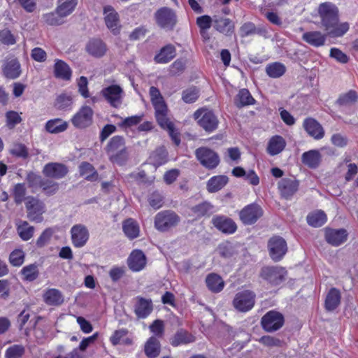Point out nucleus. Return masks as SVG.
<instances>
[{
  "label": "nucleus",
  "instance_id": "7",
  "mask_svg": "<svg viewBox=\"0 0 358 358\" xmlns=\"http://www.w3.org/2000/svg\"><path fill=\"white\" fill-rule=\"evenodd\" d=\"M27 217L29 220L41 222L43 221V214L45 210V206L43 201L38 199L29 196H27L25 201Z\"/></svg>",
  "mask_w": 358,
  "mask_h": 358
},
{
  "label": "nucleus",
  "instance_id": "54",
  "mask_svg": "<svg viewBox=\"0 0 358 358\" xmlns=\"http://www.w3.org/2000/svg\"><path fill=\"white\" fill-rule=\"evenodd\" d=\"M21 273L24 275V278L28 281L36 280L38 275L37 266L35 264H29L24 266L22 269Z\"/></svg>",
  "mask_w": 358,
  "mask_h": 358
},
{
  "label": "nucleus",
  "instance_id": "8",
  "mask_svg": "<svg viewBox=\"0 0 358 358\" xmlns=\"http://www.w3.org/2000/svg\"><path fill=\"white\" fill-rule=\"evenodd\" d=\"M195 155L200 164L209 170L215 169L220 162L219 155L213 150L206 147L197 148Z\"/></svg>",
  "mask_w": 358,
  "mask_h": 358
},
{
  "label": "nucleus",
  "instance_id": "18",
  "mask_svg": "<svg viewBox=\"0 0 358 358\" xmlns=\"http://www.w3.org/2000/svg\"><path fill=\"white\" fill-rule=\"evenodd\" d=\"M146 257L141 250H134L127 259L128 267L134 272L143 270L146 266Z\"/></svg>",
  "mask_w": 358,
  "mask_h": 358
},
{
  "label": "nucleus",
  "instance_id": "43",
  "mask_svg": "<svg viewBox=\"0 0 358 358\" xmlns=\"http://www.w3.org/2000/svg\"><path fill=\"white\" fill-rule=\"evenodd\" d=\"M78 4V0H58L57 12L66 17L71 15Z\"/></svg>",
  "mask_w": 358,
  "mask_h": 358
},
{
  "label": "nucleus",
  "instance_id": "24",
  "mask_svg": "<svg viewBox=\"0 0 358 358\" xmlns=\"http://www.w3.org/2000/svg\"><path fill=\"white\" fill-rule=\"evenodd\" d=\"M3 76L9 79H15L21 73L20 64L17 59H7L4 61L2 66Z\"/></svg>",
  "mask_w": 358,
  "mask_h": 358
},
{
  "label": "nucleus",
  "instance_id": "6",
  "mask_svg": "<svg viewBox=\"0 0 358 358\" xmlns=\"http://www.w3.org/2000/svg\"><path fill=\"white\" fill-rule=\"evenodd\" d=\"M284 323L283 315L274 310L267 312L261 319L262 327L266 332H274L279 330Z\"/></svg>",
  "mask_w": 358,
  "mask_h": 358
},
{
  "label": "nucleus",
  "instance_id": "31",
  "mask_svg": "<svg viewBox=\"0 0 358 358\" xmlns=\"http://www.w3.org/2000/svg\"><path fill=\"white\" fill-rule=\"evenodd\" d=\"M106 45L98 38L91 39L86 45L87 52L94 57H101L106 52Z\"/></svg>",
  "mask_w": 358,
  "mask_h": 358
},
{
  "label": "nucleus",
  "instance_id": "60",
  "mask_svg": "<svg viewBox=\"0 0 358 358\" xmlns=\"http://www.w3.org/2000/svg\"><path fill=\"white\" fill-rule=\"evenodd\" d=\"M54 230L52 228L45 229L36 241V245L38 248L45 246L50 240Z\"/></svg>",
  "mask_w": 358,
  "mask_h": 358
},
{
  "label": "nucleus",
  "instance_id": "41",
  "mask_svg": "<svg viewBox=\"0 0 358 358\" xmlns=\"http://www.w3.org/2000/svg\"><path fill=\"white\" fill-rule=\"evenodd\" d=\"M145 353L149 358H156L160 353V343L155 336H151L145 343Z\"/></svg>",
  "mask_w": 358,
  "mask_h": 358
},
{
  "label": "nucleus",
  "instance_id": "39",
  "mask_svg": "<svg viewBox=\"0 0 358 358\" xmlns=\"http://www.w3.org/2000/svg\"><path fill=\"white\" fill-rule=\"evenodd\" d=\"M167 156L166 149L164 147H159L150 154L149 161L154 166L159 167L167 162Z\"/></svg>",
  "mask_w": 358,
  "mask_h": 358
},
{
  "label": "nucleus",
  "instance_id": "51",
  "mask_svg": "<svg viewBox=\"0 0 358 358\" xmlns=\"http://www.w3.org/2000/svg\"><path fill=\"white\" fill-rule=\"evenodd\" d=\"M26 193L27 187L24 183H17L15 185L13 189V195L15 203L18 205L21 204L24 201H26Z\"/></svg>",
  "mask_w": 358,
  "mask_h": 358
},
{
  "label": "nucleus",
  "instance_id": "10",
  "mask_svg": "<svg viewBox=\"0 0 358 358\" xmlns=\"http://www.w3.org/2000/svg\"><path fill=\"white\" fill-rule=\"evenodd\" d=\"M194 115L195 119H199V126L207 132H213L218 127V119L210 110H199L194 113Z\"/></svg>",
  "mask_w": 358,
  "mask_h": 358
},
{
  "label": "nucleus",
  "instance_id": "2",
  "mask_svg": "<svg viewBox=\"0 0 358 358\" xmlns=\"http://www.w3.org/2000/svg\"><path fill=\"white\" fill-rule=\"evenodd\" d=\"M104 150L109 160L113 164L123 166L129 159V154L126 146V140L122 136L116 135L110 138Z\"/></svg>",
  "mask_w": 358,
  "mask_h": 358
},
{
  "label": "nucleus",
  "instance_id": "59",
  "mask_svg": "<svg viewBox=\"0 0 358 358\" xmlns=\"http://www.w3.org/2000/svg\"><path fill=\"white\" fill-rule=\"evenodd\" d=\"M164 196L162 194L155 191L150 194L148 197V202L150 206H152L154 209H159L163 205Z\"/></svg>",
  "mask_w": 358,
  "mask_h": 358
},
{
  "label": "nucleus",
  "instance_id": "58",
  "mask_svg": "<svg viewBox=\"0 0 358 358\" xmlns=\"http://www.w3.org/2000/svg\"><path fill=\"white\" fill-rule=\"evenodd\" d=\"M24 261V253L22 250H15L9 256V262L14 266H21Z\"/></svg>",
  "mask_w": 358,
  "mask_h": 358
},
{
  "label": "nucleus",
  "instance_id": "19",
  "mask_svg": "<svg viewBox=\"0 0 358 358\" xmlns=\"http://www.w3.org/2000/svg\"><path fill=\"white\" fill-rule=\"evenodd\" d=\"M299 182L296 179L282 178L278 182V189L281 196L285 199H290L297 192Z\"/></svg>",
  "mask_w": 358,
  "mask_h": 358
},
{
  "label": "nucleus",
  "instance_id": "12",
  "mask_svg": "<svg viewBox=\"0 0 358 358\" xmlns=\"http://www.w3.org/2000/svg\"><path fill=\"white\" fill-rule=\"evenodd\" d=\"M262 215V208L255 203L245 206L239 212L240 220L245 225L255 224Z\"/></svg>",
  "mask_w": 358,
  "mask_h": 358
},
{
  "label": "nucleus",
  "instance_id": "14",
  "mask_svg": "<svg viewBox=\"0 0 358 358\" xmlns=\"http://www.w3.org/2000/svg\"><path fill=\"white\" fill-rule=\"evenodd\" d=\"M70 232L72 243L76 248L83 247L89 240V231L87 228L82 224L73 225Z\"/></svg>",
  "mask_w": 358,
  "mask_h": 358
},
{
  "label": "nucleus",
  "instance_id": "13",
  "mask_svg": "<svg viewBox=\"0 0 358 358\" xmlns=\"http://www.w3.org/2000/svg\"><path fill=\"white\" fill-rule=\"evenodd\" d=\"M101 93L113 107L118 108L122 104L124 92L120 85H112L104 87Z\"/></svg>",
  "mask_w": 358,
  "mask_h": 358
},
{
  "label": "nucleus",
  "instance_id": "52",
  "mask_svg": "<svg viewBox=\"0 0 358 358\" xmlns=\"http://www.w3.org/2000/svg\"><path fill=\"white\" fill-rule=\"evenodd\" d=\"M17 232L19 234L20 237L23 241H28L34 235V227L32 226H29L27 222L23 221L17 227Z\"/></svg>",
  "mask_w": 358,
  "mask_h": 358
},
{
  "label": "nucleus",
  "instance_id": "61",
  "mask_svg": "<svg viewBox=\"0 0 358 358\" xmlns=\"http://www.w3.org/2000/svg\"><path fill=\"white\" fill-rule=\"evenodd\" d=\"M259 341L267 347H281L282 343L279 338L271 336H263Z\"/></svg>",
  "mask_w": 358,
  "mask_h": 358
},
{
  "label": "nucleus",
  "instance_id": "50",
  "mask_svg": "<svg viewBox=\"0 0 358 358\" xmlns=\"http://www.w3.org/2000/svg\"><path fill=\"white\" fill-rule=\"evenodd\" d=\"M200 96V90L196 86H191L182 92V99L185 103L195 102Z\"/></svg>",
  "mask_w": 358,
  "mask_h": 358
},
{
  "label": "nucleus",
  "instance_id": "35",
  "mask_svg": "<svg viewBox=\"0 0 358 358\" xmlns=\"http://www.w3.org/2000/svg\"><path fill=\"white\" fill-rule=\"evenodd\" d=\"M255 103V99L252 97L249 90L245 88L240 90L234 98V104L239 108L254 105Z\"/></svg>",
  "mask_w": 358,
  "mask_h": 358
},
{
  "label": "nucleus",
  "instance_id": "3",
  "mask_svg": "<svg viewBox=\"0 0 358 358\" xmlns=\"http://www.w3.org/2000/svg\"><path fill=\"white\" fill-rule=\"evenodd\" d=\"M156 24L162 29L172 31L175 28L178 17L176 12L169 7L159 8L154 15Z\"/></svg>",
  "mask_w": 358,
  "mask_h": 358
},
{
  "label": "nucleus",
  "instance_id": "46",
  "mask_svg": "<svg viewBox=\"0 0 358 358\" xmlns=\"http://www.w3.org/2000/svg\"><path fill=\"white\" fill-rule=\"evenodd\" d=\"M308 224L313 227H320L327 222V215L322 210H317L308 215Z\"/></svg>",
  "mask_w": 358,
  "mask_h": 358
},
{
  "label": "nucleus",
  "instance_id": "21",
  "mask_svg": "<svg viewBox=\"0 0 358 358\" xmlns=\"http://www.w3.org/2000/svg\"><path fill=\"white\" fill-rule=\"evenodd\" d=\"M327 36V32L323 34L320 31H310L303 34L301 38L310 45L319 48L324 45Z\"/></svg>",
  "mask_w": 358,
  "mask_h": 358
},
{
  "label": "nucleus",
  "instance_id": "55",
  "mask_svg": "<svg viewBox=\"0 0 358 358\" xmlns=\"http://www.w3.org/2000/svg\"><path fill=\"white\" fill-rule=\"evenodd\" d=\"M42 190L48 195L55 194L59 189V185L50 179L43 178L41 187Z\"/></svg>",
  "mask_w": 358,
  "mask_h": 358
},
{
  "label": "nucleus",
  "instance_id": "56",
  "mask_svg": "<svg viewBox=\"0 0 358 358\" xmlns=\"http://www.w3.org/2000/svg\"><path fill=\"white\" fill-rule=\"evenodd\" d=\"M212 22H213V20L208 15H202L197 17L196 24L200 28V32L202 36L210 28Z\"/></svg>",
  "mask_w": 358,
  "mask_h": 358
},
{
  "label": "nucleus",
  "instance_id": "37",
  "mask_svg": "<svg viewBox=\"0 0 358 358\" xmlns=\"http://www.w3.org/2000/svg\"><path fill=\"white\" fill-rule=\"evenodd\" d=\"M239 33L242 38H245L255 34L265 36L267 31L264 28L256 27L254 23L248 22L242 24Z\"/></svg>",
  "mask_w": 358,
  "mask_h": 358
},
{
  "label": "nucleus",
  "instance_id": "11",
  "mask_svg": "<svg viewBox=\"0 0 358 358\" xmlns=\"http://www.w3.org/2000/svg\"><path fill=\"white\" fill-rule=\"evenodd\" d=\"M268 249L271 258L274 262H279L287 251V243L280 236H273L268 242Z\"/></svg>",
  "mask_w": 358,
  "mask_h": 358
},
{
  "label": "nucleus",
  "instance_id": "26",
  "mask_svg": "<svg viewBox=\"0 0 358 358\" xmlns=\"http://www.w3.org/2000/svg\"><path fill=\"white\" fill-rule=\"evenodd\" d=\"M43 299L48 306H59L64 303V296L60 290L49 288L44 292Z\"/></svg>",
  "mask_w": 358,
  "mask_h": 358
},
{
  "label": "nucleus",
  "instance_id": "53",
  "mask_svg": "<svg viewBox=\"0 0 358 358\" xmlns=\"http://www.w3.org/2000/svg\"><path fill=\"white\" fill-rule=\"evenodd\" d=\"M25 353V348L22 345H13L7 348L5 358H21Z\"/></svg>",
  "mask_w": 358,
  "mask_h": 358
},
{
  "label": "nucleus",
  "instance_id": "5",
  "mask_svg": "<svg viewBox=\"0 0 358 358\" xmlns=\"http://www.w3.org/2000/svg\"><path fill=\"white\" fill-rule=\"evenodd\" d=\"M255 298V294L250 290L238 292L233 299L232 305L237 311L246 313L254 307Z\"/></svg>",
  "mask_w": 358,
  "mask_h": 358
},
{
  "label": "nucleus",
  "instance_id": "48",
  "mask_svg": "<svg viewBox=\"0 0 358 358\" xmlns=\"http://www.w3.org/2000/svg\"><path fill=\"white\" fill-rule=\"evenodd\" d=\"M286 72L285 66L280 62L269 64L266 67V73L273 78H278L283 76Z\"/></svg>",
  "mask_w": 358,
  "mask_h": 358
},
{
  "label": "nucleus",
  "instance_id": "63",
  "mask_svg": "<svg viewBox=\"0 0 358 358\" xmlns=\"http://www.w3.org/2000/svg\"><path fill=\"white\" fill-rule=\"evenodd\" d=\"M26 180L28 182L29 187L31 188L41 187L43 178L41 176L37 175L33 172H30L27 174Z\"/></svg>",
  "mask_w": 358,
  "mask_h": 358
},
{
  "label": "nucleus",
  "instance_id": "45",
  "mask_svg": "<svg viewBox=\"0 0 358 358\" xmlns=\"http://www.w3.org/2000/svg\"><path fill=\"white\" fill-rule=\"evenodd\" d=\"M358 100V94L354 90H350L347 93L340 95L336 103L340 107H350L354 105Z\"/></svg>",
  "mask_w": 358,
  "mask_h": 358
},
{
  "label": "nucleus",
  "instance_id": "20",
  "mask_svg": "<svg viewBox=\"0 0 358 358\" xmlns=\"http://www.w3.org/2000/svg\"><path fill=\"white\" fill-rule=\"evenodd\" d=\"M347 231L344 229H326L325 240L333 246H338L347 240Z\"/></svg>",
  "mask_w": 358,
  "mask_h": 358
},
{
  "label": "nucleus",
  "instance_id": "44",
  "mask_svg": "<svg viewBox=\"0 0 358 358\" xmlns=\"http://www.w3.org/2000/svg\"><path fill=\"white\" fill-rule=\"evenodd\" d=\"M80 173L88 181H96L99 174L94 167L89 162H82L79 166Z\"/></svg>",
  "mask_w": 358,
  "mask_h": 358
},
{
  "label": "nucleus",
  "instance_id": "28",
  "mask_svg": "<svg viewBox=\"0 0 358 358\" xmlns=\"http://www.w3.org/2000/svg\"><path fill=\"white\" fill-rule=\"evenodd\" d=\"M72 71L70 66L63 60L57 59L54 64V76L57 78L70 80Z\"/></svg>",
  "mask_w": 358,
  "mask_h": 358
},
{
  "label": "nucleus",
  "instance_id": "33",
  "mask_svg": "<svg viewBox=\"0 0 358 358\" xmlns=\"http://www.w3.org/2000/svg\"><path fill=\"white\" fill-rule=\"evenodd\" d=\"M341 299L340 291L334 287L330 289L325 299L324 306L326 310L327 311L334 310L340 305Z\"/></svg>",
  "mask_w": 358,
  "mask_h": 358
},
{
  "label": "nucleus",
  "instance_id": "32",
  "mask_svg": "<svg viewBox=\"0 0 358 358\" xmlns=\"http://www.w3.org/2000/svg\"><path fill=\"white\" fill-rule=\"evenodd\" d=\"M301 162L310 169H316L321 162V154L317 150H311L302 154Z\"/></svg>",
  "mask_w": 358,
  "mask_h": 358
},
{
  "label": "nucleus",
  "instance_id": "9",
  "mask_svg": "<svg viewBox=\"0 0 358 358\" xmlns=\"http://www.w3.org/2000/svg\"><path fill=\"white\" fill-rule=\"evenodd\" d=\"M286 270L280 266H264L260 276L272 285H278L285 280Z\"/></svg>",
  "mask_w": 358,
  "mask_h": 358
},
{
  "label": "nucleus",
  "instance_id": "42",
  "mask_svg": "<svg viewBox=\"0 0 358 358\" xmlns=\"http://www.w3.org/2000/svg\"><path fill=\"white\" fill-rule=\"evenodd\" d=\"M67 128L68 123L59 118L48 120L45 124V129L51 134L63 132Z\"/></svg>",
  "mask_w": 358,
  "mask_h": 358
},
{
  "label": "nucleus",
  "instance_id": "4",
  "mask_svg": "<svg viewBox=\"0 0 358 358\" xmlns=\"http://www.w3.org/2000/svg\"><path fill=\"white\" fill-rule=\"evenodd\" d=\"M180 221V217L174 211L163 210L155 215V227L158 231L165 232L177 226Z\"/></svg>",
  "mask_w": 358,
  "mask_h": 358
},
{
  "label": "nucleus",
  "instance_id": "16",
  "mask_svg": "<svg viewBox=\"0 0 358 358\" xmlns=\"http://www.w3.org/2000/svg\"><path fill=\"white\" fill-rule=\"evenodd\" d=\"M68 167L62 163L50 162L45 164L43 169V173L50 178L61 179L68 173Z\"/></svg>",
  "mask_w": 358,
  "mask_h": 358
},
{
  "label": "nucleus",
  "instance_id": "27",
  "mask_svg": "<svg viewBox=\"0 0 358 358\" xmlns=\"http://www.w3.org/2000/svg\"><path fill=\"white\" fill-rule=\"evenodd\" d=\"M195 337L184 329H178L171 338L170 344L173 347L194 343Z\"/></svg>",
  "mask_w": 358,
  "mask_h": 358
},
{
  "label": "nucleus",
  "instance_id": "29",
  "mask_svg": "<svg viewBox=\"0 0 358 358\" xmlns=\"http://www.w3.org/2000/svg\"><path fill=\"white\" fill-rule=\"evenodd\" d=\"M176 55V49L172 44L164 46L157 54L154 60L157 64H166L171 61Z\"/></svg>",
  "mask_w": 358,
  "mask_h": 358
},
{
  "label": "nucleus",
  "instance_id": "1",
  "mask_svg": "<svg viewBox=\"0 0 358 358\" xmlns=\"http://www.w3.org/2000/svg\"><path fill=\"white\" fill-rule=\"evenodd\" d=\"M320 23L329 36L338 38L343 36L350 28L348 22L339 23L338 9L331 2H324L317 8Z\"/></svg>",
  "mask_w": 358,
  "mask_h": 358
},
{
  "label": "nucleus",
  "instance_id": "49",
  "mask_svg": "<svg viewBox=\"0 0 358 358\" xmlns=\"http://www.w3.org/2000/svg\"><path fill=\"white\" fill-rule=\"evenodd\" d=\"M128 330L126 329L116 330L110 338V341L113 345H117L121 343L127 345L131 344V340L126 338Z\"/></svg>",
  "mask_w": 358,
  "mask_h": 358
},
{
  "label": "nucleus",
  "instance_id": "25",
  "mask_svg": "<svg viewBox=\"0 0 358 358\" xmlns=\"http://www.w3.org/2000/svg\"><path fill=\"white\" fill-rule=\"evenodd\" d=\"M212 223L218 230L225 234H233L236 231V223L224 216H216L212 219Z\"/></svg>",
  "mask_w": 358,
  "mask_h": 358
},
{
  "label": "nucleus",
  "instance_id": "57",
  "mask_svg": "<svg viewBox=\"0 0 358 358\" xmlns=\"http://www.w3.org/2000/svg\"><path fill=\"white\" fill-rule=\"evenodd\" d=\"M6 126L10 129L14 128L16 124L20 123L22 121L20 115L17 112L14 110L8 111L6 113Z\"/></svg>",
  "mask_w": 358,
  "mask_h": 358
},
{
  "label": "nucleus",
  "instance_id": "17",
  "mask_svg": "<svg viewBox=\"0 0 358 358\" xmlns=\"http://www.w3.org/2000/svg\"><path fill=\"white\" fill-rule=\"evenodd\" d=\"M103 14L106 27L111 30L114 35L118 34L120 30L118 13L112 6H107L103 8Z\"/></svg>",
  "mask_w": 358,
  "mask_h": 358
},
{
  "label": "nucleus",
  "instance_id": "15",
  "mask_svg": "<svg viewBox=\"0 0 358 358\" xmlns=\"http://www.w3.org/2000/svg\"><path fill=\"white\" fill-rule=\"evenodd\" d=\"M93 110L87 106H83L71 119L72 124L78 128L89 127L92 122Z\"/></svg>",
  "mask_w": 358,
  "mask_h": 358
},
{
  "label": "nucleus",
  "instance_id": "34",
  "mask_svg": "<svg viewBox=\"0 0 358 358\" xmlns=\"http://www.w3.org/2000/svg\"><path fill=\"white\" fill-rule=\"evenodd\" d=\"M206 284L208 289L213 293L220 292L224 287V282L217 274L211 273L206 278Z\"/></svg>",
  "mask_w": 358,
  "mask_h": 358
},
{
  "label": "nucleus",
  "instance_id": "40",
  "mask_svg": "<svg viewBox=\"0 0 358 358\" xmlns=\"http://www.w3.org/2000/svg\"><path fill=\"white\" fill-rule=\"evenodd\" d=\"M122 229L127 237L131 240L139 236V226L138 223L131 218L127 219L123 222Z\"/></svg>",
  "mask_w": 358,
  "mask_h": 358
},
{
  "label": "nucleus",
  "instance_id": "36",
  "mask_svg": "<svg viewBox=\"0 0 358 358\" xmlns=\"http://www.w3.org/2000/svg\"><path fill=\"white\" fill-rule=\"evenodd\" d=\"M228 177L219 175L210 178L206 185L207 190L210 193H214L222 189L228 182Z\"/></svg>",
  "mask_w": 358,
  "mask_h": 358
},
{
  "label": "nucleus",
  "instance_id": "62",
  "mask_svg": "<svg viewBox=\"0 0 358 358\" xmlns=\"http://www.w3.org/2000/svg\"><path fill=\"white\" fill-rule=\"evenodd\" d=\"M143 116V114H141L126 117L122 120L121 123L119 124V126L121 127L127 128L137 125L142 121Z\"/></svg>",
  "mask_w": 358,
  "mask_h": 358
},
{
  "label": "nucleus",
  "instance_id": "23",
  "mask_svg": "<svg viewBox=\"0 0 358 358\" xmlns=\"http://www.w3.org/2000/svg\"><path fill=\"white\" fill-rule=\"evenodd\" d=\"M303 126L306 132L315 139H321L324 136V131L322 125L313 118L305 119Z\"/></svg>",
  "mask_w": 358,
  "mask_h": 358
},
{
  "label": "nucleus",
  "instance_id": "64",
  "mask_svg": "<svg viewBox=\"0 0 358 358\" xmlns=\"http://www.w3.org/2000/svg\"><path fill=\"white\" fill-rule=\"evenodd\" d=\"M72 103V99L70 96L66 94L59 95L55 101V106L59 109H66L71 106Z\"/></svg>",
  "mask_w": 358,
  "mask_h": 358
},
{
  "label": "nucleus",
  "instance_id": "22",
  "mask_svg": "<svg viewBox=\"0 0 358 358\" xmlns=\"http://www.w3.org/2000/svg\"><path fill=\"white\" fill-rule=\"evenodd\" d=\"M136 300V303L134 306L135 314L138 318L147 317L153 310L152 300L141 296H137Z\"/></svg>",
  "mask_w": 358,
  "mask_h": 358
},
{
  "label": "nucleus",
  "instance_id": "30",
  "mask_svg": "<svg viewBox=\"0 0 358 358\" xmlns=\"http://www.w3.org/2000/svg\"><path fill=\"white\" fill-rule=\"evenodd\" d=\"M213 27L220 33L230 36L234 31L233 22L226 17H215L213 19Z\"/></svg>",
  "mask_w": 358,
  "mask_h": 358
},
{
  "label": "nucleus",
  "instance_id": "47",
  "mask_svg": "<svg viewBox=\"0 0 358 358\" xmlns=\"http://www.w3.org/2000/svg\"><path fill=\"white\" fill-rule=\"evenodd\" d=\"M65 15H61L57 12V8L54 12L48 13L42 15L43 21L49 26H59L64 24Z\"/></svg>",
  "mask_w": 358,
  "mask_h": 358
},
{
  "label": "nucleus",
  "instance_id": "38",
  "mask_svg": "<svg viewBox=\"0 0 358 358\" xmlns=\"http://www.w3.org/2000/svg\"><path fill=\"white\" fill-rule=\"evenodd\" d=\"M286 145L285 139L278 135L273 136L268 144L267 152L269 155L273 156L281 152Z\"/></svg>",
  "mask_w": 358,
  "mask_h": 358
}]
</instances>
